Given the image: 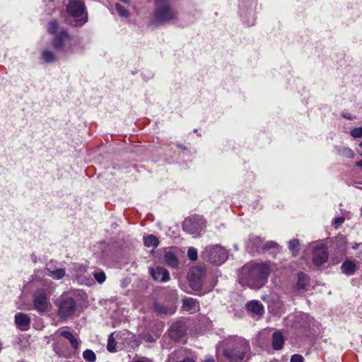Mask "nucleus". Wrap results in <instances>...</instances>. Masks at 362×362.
I'll return each instance as SVG.
<instances>
[{"mask_svg": "<svg viewBox=\"0 0 362 362\" xmlns=\"http://www.w3.org/2000/svg\"><path fill=\"white\" fill-rule=\"evenodd\" d=\"M278 247V244L274 241H269L264 244V251L269 250L271 248H275Z\"/></svg>", "mask_w": 362, "mask_h": 362, "instance_id": "37", "label": "nucleus"}, {"mask_svg": "<svg viewBox=\"0 0 362 362\" xmlns=\"http://www.w3.org/2000/svg\"><path fill=\"white\" fill-rule=\"evenodd\" d=\"M54 351H55V353L59 356H62V351L59 350V349L58 348V346L57 345H54Z\"/></svg>", "mask_w": 362, "mask_h": 362, "instance_id": "41", "label": "nucleus"}, {"mask_svg": "<svg viewBox=\"0 0 362 362\" xmlns=\"http://www.w3.org/2000/svg\"><path fill=\"white\" fill-rule=\"evenodd\" d=\"M341 269L344 274L351 276L356 270V265L353 261L346 259L342 263Z\"/></svg>", "mask_w": 362, "mask_h": 362, "instance_id": "22", "label": "nucleus"}, {"mask_svg": "<svg viewBox=\"0 0 362 362\" xmlns=\"http://www.w3.org/2000/svg\"><path fill=\"white\" fill-rule=\"evenodd\" d=\"M350 135L354 138H362V126L352 129Z\"/></svg>", "mask_w": 362, "mask_h": 362, "instance_id": "34", "label": "nucleus"}, {"mask_svg": "<svg viewBox=\"0 0 362 362\" xmlns=\"http://www.w3.org/2000/svg\"><path fill=\"white\" fill-rule=\"evenodd\" d=\"M299 242L297 239L291 240L288 243V248L293 256H296L298 252Z\"/></svg>", "mask_w": 362, "mask_h": 362, "instance_id": "30", "label": "nucleus"}, {"mask_svg": "<svg viewBox=\"0 0 362 362\" xmlns=\"http://www.w3.org/2000/svg\"><path fill=\"white\" fill-rule=\"evenodd\" d=\"M204 274L205 269L203 267H196L190 270L188 274V279L192 289L199 291L201 288Z\"/></svg>", "mask_w": 362, "mask_h": 362, "instance_id": "9", "label": "nucleus"}, {"mask_svg": "<svg viewBox=\"0 0 362 362\" xmlns=\"http://www.w3.org/2000/svg\"><path fill=\"white\" fill-rule=\"evenodd\" d=\"M83 357L86 362H95L96 360L95 354L90 349H86L83 353Z\"/></svg>", "mask_w": 362, "mask_h": 362, "instance_id": "29", "label": "nucleus"}, {"mask_svg": "<svg viewBox=\"0 0 362 362\" xmlns=\"http://www.w3.org/2000/svg\"><path fill=\"white\" fill-rule=\"evenodd\" d=\"M150 274L154 280L166 282L170 279L168 271L161 267L156 266L149 269Z\"/></svg>", "mask_w": 362, "mask_h": 362, "instance_id": "15", "label": "nucleus"}, {"mask_svg": "<svg viewBox=\"0 0 362 362\" xmlns=\"http://www.w3.org/2000/svg\"><path fill=\"white\" fill-rule=\"evenodd\" d=\"M44 274L47 276L53 278L54 279L59 280L62 279L65 276V269H57L56 270H52L51 269L46 267L44 269Z\"/></svg>", "mask_w": 362, "mask_h": 362, "instance_id": "24", "label": "nucleus"}, {"mask_svg": "<svg viewBox=\"0 0 362 362\" xmlns=\"http://www.w3.org/2000/svg\"><path fill=\"white\" fill-rule=\"evenodd\" d=\"M336 153L339 156H344L349 158H354V151L349 147L338 146L334 148Z\"/></svg>", "mask_w": 362, "mask_h": 362, "instance_id": "26", "label": "nucleus"}, {"mask_svg": "<svg viewBox=\"0 0 362 362\" xmlns=\"http://www.w3.org/2000/svg\"><path fill=\"white\" fill-rule=\"evenodd\" d=\"M234 248H235V250H238V247H237V245H234Z\"/></svg>", "mask_w": 362, "mask_h": 362, "instance_id": "47", "label": "nucleus"}, {"mask_svg": "<svg viewBox=\"0 0 362 362\" xmlns=\"http://www.w3.org/2000/svg\"><path fill=\"white\" fill-rule=\"evenodd\" d=\"M359 146H360L361 148H362V141H361V142H360V144H359Z\"/></svg>", "mask_w": 362, "mask_h": 362, "instance_id": "49", "label": "nucleus"}, {"mask_svg": "<svg viewBox=\"0 0 362 362\" xmlns=\"http://www.w3.org/2000/svg\"><path fill=\"white\" fill-rule=\"evenodd\" d=\"M122 1L124 3H129V0H122Z\"/></svg>", "mask_w": 362, "mask_h": 362, "instance_id": "48", "label": "nucleus"}, {"mask_svg": "<svg viewBox=\"0 0 362 362\" xmlns=\"http://www.w3.org/2000/svg\"><path fill=\"white\" fill-rule=\"evenodd\" d=\"M156 310L158 313H166V314L167 313H170L171 314V313H173V311L168 313V311L165 310L161 305H156Z\"/></svg>", "mask_w": 362, "mask_h": 362, "instance_id": "39", "label": "nucleus"}, {"mask_svg": "<svg viewBox=\"0 0 362 362\" xmlns=\"http://www.w3.org/2000/svg\"><path fill=\"white\" fill-rule=\"evenodd\" d=\"M57 333H59L61 337L69 340L75 351H77L79 349L80 341L71 332L66 330H58Z\"/></svg>", "mask_w": 362, "mask_h": 362, "instance_id": "18", "label": "nucleus"}, {"mask_svg": "<svg viewBox=\"0 0 362 362\" xmlns=\"http://www.w3.org/2000/svg\"><path fill=\"white\" fill-rule=\"evenodd\" d=\"M95 279L99 283H103L106 279V275L103 271L98 270L93 272Z\"/></svg>", "mask_w": 362, "mask_h": 362, "instance_id": "32", "label": "nucleus"}, {"mask_svg": "<svg viewBox=\"0 0 362 362\" xmlns=\"http://www.w3.org/2000/svg\"><path fill=\"white\" fill-rule=\"evenodd\" d=\"M328 260L327 247L322 243L317 244L313 247V262L315 266L320 267Z\"/></svg>", "mask_w": 362, "mask_h": 362, "instance_id": "10", "label": "nucleus"}, {"mask_svg": "<svg viewBox=\"0 0 362 362\" xmlns=\"http://www.w3.org/2000/svg\"><path fill=\"white\" fill-rule=\"evenodd\" d=\"M186 333V325L182 321H177L173 323L170 329L169 335L174 341H180Z\"/></svg>", "mask_w": 362, "mask_h": 362, "instance_id": "12", "label": "nucleus"}, {"mask_svg": "<svg viewBox=\"0 0 362 362\" xmlns=\"http://www.w3.org/2000/svg\"><path fill=\"white\" fill-rule=\"evenodd\" d=\"M221 352L226 362H247L251 356V348L248 341L232 337L223 340L216 348Z\"/></svg>", "mask_w": 362, "mask_h": 362, "instance_id": "1", "label": "nucleus"}, {"mask_svg": "<svg viewBox=\"0 0 362 362\" xmlns=\"http://www.w3.org/2000/svg\"><path fill=\"white\" fill-rule=\"evenodd\" d=\"M343 117L348 119H353V117L349 114H347V115L344 114V115H343Z\"/></svg>", "mask_w": 362, "mask_h": 362, "instance_id": "45", "label": "nucleus"}, {"mask_svg": "<svg viewBox=\"0 0 362 362\" xmlns=\"http://www.w3.org/2000/svg\"><path fill=\"white\" fill-rule=\"evenodd\" d=\"M202 362H215L214 359L212 357H207L204 358Z\"/></svg>", "mask_w": 362, "mask_h": 362, "instance_id": "42", "label": "nucleus"}, {"mask_svg": "<svg viewBox=\"0 0 362 362\" xmlns=\"http://www.w3.org/2000/svg\"><path fill=\"white\" fill-rule=\"evenodd\" d=\"M177 146L178 148H180L182 149V150H186V149H187V148H186V147L183 146H182V144H177Z\"/></svg>", "mask_w": 362, "mask_h": 362, "instance_id": "46", "label": "nucleus"}, {"mask_svg": "<svg viewBox=\"0 0 362 362\" xmlns=\"http://www.w3.org/2000/svg\"><path fill=\"white\" fill-rule=\"evenodd\" d=\"M54 287L50 280H45L43 286L37 288L33 294L34 308L40 313H45L50 305L49 298Z\"/></svg>", "mask_w": 362, "mask_h": 362, "instance_id": "5", "label": "nucleus"}, {"mask_svg": "<svg viewBox=\"0 0 362 362\" xmlns=\"http://www.w3.org/2000/svg\"><path fill=\"white\" fill-rule=\"evenodd\" d=\"M144 244L147 247H156L159 245V240L154 235H148L144 237Z\"/></svg>", "mask_w": 362, "mask_h": 362, "instance_id": "27", "label": "nucleus"}, {"mask_svg": "<svg viewBox=\"0 0 362 362\" xmlns=\"http://www.w3.org/2000/svg\"><path fill=\"white\" fill-rule=\"evenodd\" d=\"M285 343V337L281 331H276L272 334V348L274 350H281Z\"/></svg>", "mask_w": 362, "mask_h": 362, "instance_id": "17", "label": "nucleus"}, {"mask_svg": "<svg viewBox=\"0 0 362 362\" xmlns=\"http://www.w3.org/2000/svg\"><path fill=\"white\" fill-rule=\"evenodd\" d=\"M344 217H338L334 219V223L337 226H339V225L342 224L344 223Z\"/></svg>", "mask_w": 362, "mask_h": 362, "instance_id": "40", "label": "nucleus"}, {"mask_svg": "<svg viewBox=\"0 0 362 362\" xmlns=\"http://www.w3.org/2000/svg\"><path fill=\"white\" fill-rule=\"evenodd\" d=\"M310 279L307 274L303 272H300L298 274V281L296 287L299 291H305L308 290Z\"/></svg>", "mask_w": 362, "mask_h": 362, "instance_id": "21", "label": "nucleus"}, {"mask_svg": "<svg viewBox=\"0 0 362 362\" xmlns=\"http://www.w3.org/2000/svg\"><path fill=\"white\" fill-rule=\"evenodd\" d=\"M57 315L62 319L72 317L76 312V303L71 297H64L57 303Z\"/></svg>", "mask_w": 362, "mask_h": 362, "instance_id": "8", "label": "nucleus"}, {"mask_svg": "<svg viewBox=\"0 0 362 362\" xmlns=\"http://www.w3.org/2000/svg\"><path fill=\"white\" fill-rule=\"evenodd\" d=\"M202 256L209 263L219 266L227 260L228 254L224 247L216 245L206 247Z\"/></svg>", "mask_w": 362, "mask_h": 362, "instance_id": "6", "label": "nucleus"}, {"mask_svg": "<svg viewBox=\"0 0 362 362\" xmlns=\"http://www.w3.org/2000/svg\"><path fill=\"white\" fill-rule=\"evenodd\" d=\"M183 308L185 310L190 312L195 313L199 310V304L197 299L189 297L185 298L183 300Z\"/></svg>", "mask_w": 362, "mask_h": 362, "instance_id": "19", "label": "nucleus"}, {"mask_svg": "<svg viewBox=\"0 0 362 362\" xmlns=\"http://www.w3.org/2000/svg\"><path fill=\"white\" fill-rule=\"evenodd\" d=\"M164 259L168 266L172 268H177L178 267L177 258L173 252H166L164 255Z\"/></svg>", "mask_w": 362, "mask_h": 362, "instance_id": "25", "label": "nucleus"}, {"mask_svg": "<svg viewBox=\"0 0 362 362\" xmlns=\"http://www.w3.org/2000/svg\"><path fill=\"white\" fill-rule=\"evenodd\" d=\"M205 226L206 223L204 218L197 215L186 218L182 224L183 230L194 236L199 235Z\"/></svg>", "mask_w": 362, "mask_h": 362, "instance_id": "7", "label": "nucleus"}, {"mask_svg": "<svg viewBox=\"0 0 362 362\" xmlns=\"http://www.w3.org/2000/svg\"><path fill=\"white\" fill-rule=\"evenodd\" d=\"M196 359L194 355H187L185 350L178 349L169 355L165 362H196Z\"/></svg>", "mask_w": 362, "mask_h": 362, "instance_id": "13", "label": "nucleus"}, {"mask_svg": "<svg viewBox=\"0 0 362 362\" xmlns=\"http://www.w3.org/2000/svg\"><path fill=\"white\" fill-rule=\"evenodd\" d=\"M240 16L242 18L243 22L245 25H247V26L254 25L255 18V13L252 8H250V11L246 12L241 11Z\"/></svg>", "mask_w": 362, "mask_h": 362, "instance_id": "23", "label": "nucleus"}, {"mask_svg": "<svg viewBox=\"0 0 362 362\" xmlns=\"http://www.w3.org/2000/svg\"><path fill=\"white\" fill-rule=\"evenodd\" d=\"M290 362H304V358L300 354H293L291 357Z\"/></svg>", "mask_w": 362, "mask_h": 362, "instance_id": "36", "label": "nucleus"}, {"mask_svg": "<svg viewBox=\"0 0 362 362\" xmlns=\"http://www.w3.org/2000/svg\"><path fill=\"white\" fill-rule=\"evenodd\" d=\"M187 257L192 261L197 259V250L194 247H189L187 250Z\"/></svg>", "mask_w": 362, "mask_h": 362, "instance_id": "35", "label": "nucleus"}, {"mask_svg": "<svg viewBox=\"0 0 362 362\" xmlns=\"http://www.w3.org/2000/svg\"><path fill=\"white\" fill-rule=\"evenodd\" d=\"M246 249L253 255L255 253H261L264 252L263 240L259 237L252 236L246 243Z\"/></svg>", "mask_w": 362, "mask_h": 362, "instance_id": "14", "label": "nucleus"}, {"mask_svg": "<svg viewBox=\"0 0 362 362\" xmlns=\"http://www.w3.org/2000/svg\"><path fill=\"white\" fill-rule=\"evenodd\" d=\"M31 258H32V260L34 263H36L37 261V257L35 255H31Z\"/></svg>", "mask_w": 362, "mask_h": 362, "instance_id": "44", "label": "nucleus"}, {"mask_svg": "<svg viewBox=\"0 0 362 362\" xmlns=\"http://www.w3.org/2000/svg\"><path fill=\"white\" fill-rule=\"evenodd\" d=\"M356 166L358 167L362 170V160L357 161Z\"/></svg>", "mask_w": 362, "mask_h": 362, "instance_id": "43", "label": "nucleus"}, {"mask_svg": "<svg viewBox=\"0 0 362 362\" xmlns=\"http://www.w3.org/2000/svg\"><path fill=\"white\" fill-rule=\"evenodd\" d=\"M2 346V345H1V343L0 342V351H1V349H2V346Z\"/></svg>", "mask_w": 362, "mask_h": 362, "instance_id": "50", "label": "nucleus"}, {"mask_svg": "<svg viewBox=\"0 0 362 362\" xmlns=\"http://www.w3.org/2000/svg\"><path fill=\"white\" fill-rule=\"evenodd\" d=\"M47 31L54 35L52 45L56 49L65 54L75 52L78 40L61 28L57 21L53 20L48 23Z\"/></svg>", "mask_w": 362, "mask_h": 362, "instance_id": "3", "label": "nucleus"}, {"mask_svg": "<svg viewBox=\"0 0 362 362\" xmlns=\"http://www.w3.org/2000/svg\"><path fill=\"white\" fill-rule=\"evenodd\" d=\"M15 322L18 329L27 331L30 328V318L27 314L17 313L15 315Z\"/></svg>", "mask_w": 362, "mask_h": 362, "instance_id": "16", "label": "nucleus"}, {"mask_svg": "<svg viewBox=\"0 0 362 362\" xmlns=\"http://www.w3.org/2000/svg\"><path fill=\"white\" fill-rule=\"evenodd\" d=\"M42 59L45 61L46 63H52L54 61L57 59V56L54 54V53L48 49H45L42 52Z\"/></svg>", "mask_w": 362, "mask_h": 362, "instance_id": "28", "label": "nucleus"}, {"mask_svg": "<svg viewBox=\"0 0 362 362\" xmlns=\"http://www.w3.org/2000/svg\"><path fill=\"white\" fill-rule=\"evenodd\" d=\"M73 276L80 284L88 285L90 283V276L87 273L86 267L76 264L73 267Z\"/></svg>", "mask_w": 362, "mask_h": 362, "instance_id": "11", "label": "nucleus"}, {"mask_svg": "<svg viewBox=\"0 0 362 362\" xmlns=\"http://www.w3.org/2000/svg\"><path fill=\"white\" fill-rule=\"evenodd\" d=\"M269 268L265 264L254 262L244 265L238 274V281L243 286L259 289L267 281Z\"/></svg>", "mask_w": 362, "mask_h": 362, "instance_id": "2", "label": "nucleus"}, {"mask_svg": "<svg viewBox=\"0 0 362 362\" xmlns=\"http://www.w3.org/2000/svg\"><path fill=\"white\" fill-rule=\"evenodd\" d=\"M360 155L362 156V153H360Z\"/></svg>", "mask_w": 362, "mask_h": 362, "instance_id": "51", "label": "nucleus"}, {"mask_svg": "<svg viewBox=\"0 0 362 362\" xmlns=\"http://www.w3.org/2000/svg\"><path fill=\"white\" fill-rule=\"evenodd\" d=\"M107 349L112 353L116 351V341L113 338V333H112L108 337Z\"/></svg>", "mask_w": 362, "mask_h": 362, "instance_id": "31", "label": "nucleus"}, {"mask_svg": "<svg viewBox=\"0 0 362 362\" xmlns=\"http://www.w3.org/2000/svg\"><path fill=\"white\" fill-rule=\"evenodd\" d=\"M247 310L257 315H262L264 313V307L258 300H251L247 303Z\"/></svg>", "mask_w": 362, "mask_h": 362, "instance_id": "20", "label": "nucleus"}, {"mask_svg": "<svg viewBox=\"0 0 362 362\" xmlns=\"http://www.w3.org/2000/svg\"><path fill=\"white\" fill-rule=\"evenodd\" d=\"M68 17L66 22L73 27H82L88 22V15L82 0H70L66 8Z\"/></svg>", "mask_w": 362, "mask_h": 362, "instance_id": "4", "label": "nucleus"}, {"mask_svg": "<svg viewBox=\"0 0 362 362\" xmlns=\"http://www.w3.org/2000/svg\"><path fill=\"white\" fill-rule=\"evenodd\" d=\"M115 7L117 13L120 16L126 18L129 16V11L123 6L117 4Z\"/></svg>", "mask_w": 362, "mask_h": 362, "instance_id": "33", "label": "nucleus"}, {"mask_svg": "<svg viewBox=\"0 0 362 362\" xmlns=\"http://www.w3.org/2000/svg\"><path fill=\"white\" fill-rule=\"evenodd\" d=\"M129 362H153L151 360L145 357H134Z\"/></svg>", "mask_w": 362, "mask_h": 362, "instance_id": "38", "label": "nucleus"}]
</instances>
